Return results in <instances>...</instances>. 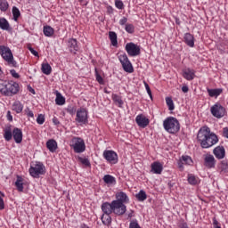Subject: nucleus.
Instances as JSON below:
<instances>
[{
    "instance_id": "nucleus-1",
    "label": "nucleus",
    "mask_w": 228,
    "mask_h": 228,
    "mask_svg": "<svg viewBox=\"0 0 228 228\" xmlns=\"http://www.w3.org/2000/svg\"><path fill=\"white\" fill-rule=\"evenodd\" d=\"M197 140L202 149H209V147H213V145L218 143V136L215 133H211V128L208 126L200 128Z\"/></svg>"
},
{
    "instance_id": "nucleus-2",
    "label": "nucleus",
    "mask_w": 228,
    "mask_h": 228,
    "mask_svg": "<svg viewBox=\"0 0 228 228\" xmlns=\"http://www.w3.org/2000/svg\"><path fill=\"white\" fill-rule=\"evenodd\" d=\"M164 129L170 134H175L179 133L181 129V125L179 120L174 117H168L163 121Z\"/></svg>"
},
{
    "instance_id": "nucleus-3",
    "label": "nucleus",
    "mask_w": 228,
    "mask_h": 228,
    "mask_svg": "<svg viewBox=\"0 0 228 228\" xmlns=\"http://www.w3.org/2000/svg\"><path fill=\"white\" fill-rule=\"evenodd\" d=\"M0 54L2 58L8 63L10 67L17 68L19 65L17 61L13 59V53L10 47L5 45H0Z\"/></svg>"
},
{
    "instance_id": "nucleus-4",
    "label": "nucleus",
    "mask_w": 228,
    "mask_h": 228,
    "mask_svg": "<svg viewBox=\"0 0 228 228\" xmlns=\"http://www.w3.org/2000/svg\"><path fill=\"white\" fill-rule=\"evenodd\" d=\"M71 147L76 154H81L86 151V145L85 140L81 137H73L71 140Z\"/></svg>"
},
{
    "instance_id": "nucleus-5",
    "label": "nucleus",
    "mask_w": 228,
    "mask_h": 228,
    "mask_svg": "<svg viewBox=\"0 0 228 228\" xmlns=\"http://www.w3.org/2000/svg\"><path fill=\"white\" fill-rule=\"evenodd\" d=\"M28 171L32 177L38 179L40 175L45 174V166L42 162H37L34 166L30 167Z\"/></svg>"
},
{
    "instance_id": "nucleus-6",
    "label": "nucleus",
    "mask_w": 228,
    "mask_h": 228,
    "mask_svg": "<svg viewBox=\"0 0 228 228\" xmlns=\"http://www.w3.org/2000/svg\"><path fill=\"white\" fill-rule=\"evenodd\" d=\"M118 60L125 72H128V74H133V72H134V69L133 68V64L131 63V61H129V58L127 57V54L126 53L120 54L118 56Z\"/></svg>"
},
{
    "instance_id": "nucleus-7",
    "label": "nucleus",
    "mask_w": 228,
    "mask_h": 228,
    "mask_svg": "<svg viewBox=\"0 0 228 228\" xmlns=\"http://www.w3.org/2000/svg\"><path fill=\"white\" fill-rule=\"evenodd\" d=\"M210 112L216 118L225 117V108L220 103H216L210 108Z\"/></svg>"
},
{
    "instance_id": "nucleus-8",
    "label": "nucleus",
    "mask_w": 228,
    "mask_h": 228,
    "mask_svg": "<svg viewBox=\"0 0 228 228\" xmlns=\"http://www.w3.org/2000/svg\"><path fill=\"white\" fill-rule=\"evenodd\" d=\"M103 158L111 165H117L118 163V155L114 151L105 150L103 151Z\"/></svg>"
},
{
    "instance_id": "nucleus-9",
    "label": "nucleus",
    "mask_w": 228,
    "mask_h": 228,
    "mask_svg": "<svg viewBox=\"0 0 228 228\" xmlns=\"http://www.w3.org/2000/svg\"><path fill=\"white\" fill-rule=\"evenodd\" d=\"M128 56L134 57L140 56L141 50L140 46L134 43H127L125 47Z\"/></svg>"
},
{
    "instance_id": "nucleus-10",
    "label": "nucleus",
    "mask_w": 228,
    "mask_h": 228,
    "mask_svg": "<svg viewBox=\"0 0 228 228\" xmlns=\"http://www.w3.org/2000/svg\"><path fill=\"white\" fill-rule=\"evenodd\" d=\"M75 120L78 124H88V110H86L85 108L78 109Z\"/></svg>"
},
{
    "instance_id": "nucleus-11",
    "label": "nucleus",
    "mask_w": 228,
    "mask_h": 228,
    "mask_svg": "<svg viewBox=\"0 0 228 228\" xmlns=\"http://www.w3.org/2000/svg\"><path fill=\"white\" fill-rule=\"evenodd\" d=\"M113 206V213L114 215H118L120 216L122 215H126V211H127V208L124 203H118L117 201H112Z\"/></svg>"
},
{
    "instance_id": "nucleus-12",
    "label": "nucleus",
    "mask_w": 228,
    "mask_h": 228,
    "mask_svg": "<svg viewBox=\"0 0 228 228\" xmlns=\"http://www.w3.org/2000/svg\"><path fill=\"white\" fill-rule=\"evenodd\" d=\"M216 166V159H215V157L211 154H207L204 159V167L206 168H215Z\"/></svg>"
},
{
    "instance_id": "nucleus-13",
    "label": "nucleus",
    "mask_w": 228,
    "mask_h": 228,
    "mask_svg": "<svg viewBox=\"0 0 228 228\" xmlns=\"http://www.w3.org/2000/svg\"><path fill=\"white\" fill-rule=\"evenodd\" d=\"M135 122H136L137 126H139V127L145 128V127H147V126H149V124L151 123V120H149V118H147L142 114H140V115L136 116Z\"/></svg>"
},
{
    "instance_id": "nucleus-14",
    "label": "nucleus",
    "mask_w": 228,
    "mask_h": 228,
    "mask_svg": "<svg viewBox=\"0 0 228 228\" xmlns=\"http://www.w3.org/2000/svg\"><path fill=\"white\" fill-rule=\"evenodd\" d=\"M114 202H118L119 204H129V197H127V194L124 191H119L116 193V200Z\"/></svg>"
},
{
    "instance_id": "nucleus-15",
    "label": "nucleus",
    "mask_w": 228,
    "mask_h": 228,
    "mask_svg": "<svg viewBox=\"0 0 228 228\" xmlns=\"http://www.w3.org/2000/svg\"><path fill=\"white\" fill-rule=\"evenodd\" d=\"M183 76L187 81H193L195 79V69L187 68L183 70Z\"/></svg>"
},
{
    "instance_id": "nucleus-16",
    "label": "nucleus",
    "mask_w": 228,
    "mask_h": 228,
    "mask_svg": "<svg viewBox=\"0 0 228 228\" xmlns=\"http://www.w3.org/2000/svg\"><path fill=\"white\" fill-rule=\"evenodd\" d=\"M12 138L15 143H22V130L20 128L15 127L12 130Z\"/></svg>"
},
{
    "instance_id": "nucleus-17",
    "label": "nucleus",
    "mask_w": 228,
    "mask_h": 228,
    "mask_svg": "<svg viewBox=\"0 0 228 228\" xmlns=\"http://www.w3.org/2000/svg\"><path fill=\"white\" fill-rule=\"evenodd\" d=\"M68 47L70 53L76 54L79 51V46L77 45V40L71 38L68 41Z\"/></svg>"
},
{
    "instance_id": "nucleus-18",
    "label": "nucleus",
    "mask_w": 228,
    "mask_h": 228,
    "mask_svg": "<svg viewBox=\"0 0 228 228\" xmlns=\"http://www.w3.org/2000/svg\"><path fill=\"white\" fill-rule=\"evenodd\" d=\"M213 152L217 159H224L225 158V148L224 146L216 147Z\"/></svg>"
},
{
    "instance_id": "nucleus-19",
    "label": "nucleus",
    "mask_w": 228,
    "mask_h": 228,
    "mask_svg": "<svg viewBox=\"0 0 228 228\" xmlns=\"http://www.w3.org/2000/svg\"><path fill=\"white\" fill-rule=\"evenodd\" d=\"M4 138L5 142H10L13 138V130L12 129V125L7 126L4 129Z\"/></svg>"
},
{
    "instance_id": "nucleus-20",
    "label": "nucleus",
    "mask_w": 228,
    "mask_h": 228,
    "mask_svg": "<svg viewBox=\"0 0 228 228\" xmlns=\"http://www.w3.org/2000/svg\"><path fill=\"white\" fill-rule=\"evenodd\" d=\"M102 211L105 215H111L113 213V201L111 203L110 202H104L102 204Z\"/></svg>"
},
{
    "instance_id": "nucleus-21",
    "label": "nucleus",
    "mask_w": 228,
    "mask_h": 228,
    "mask_svg": "<svg viewBox=\"0 0 228 228\" xmlns=\"http://www.w3.org/2000/svg\"><path fill=\"white\" fill-rule=\"evenodd\" d=\"M183 40L189 47H194L195 46V37H193V35L191 33H186L183 37Z\"/></svg>"
},
{
    "instance_id": "nucleus-22",
    "label": "nucleus",
    "mask_w": 228,
    "mask_h": 228,
    "mask_svg": "<svg viewBox=\"0 0 228 228\" xmlns=\"http://www.w3.org/2000/svg\"><path fill=\"white\" fill-rule=\"evenodd\" d=\"M46 147L50 152H56L58 149V142L54 139H50L46 142Z\"/></svg>"
},
{
    "instance_id": "nucleus-23",
    "label": "nucleus",
    "mask_w": 228,
    "mask_h": 228,
    "mask_svg": "<svg viewBox=\"0 0 228 228\" xmlns=\"http://www.w3.org/2000/svg\"><path fill=\"white\" fill-rule=\"evenodd\" d=\"M151 172L153 174H161L163 172V165L159 162H153L151 164Z\"/></svg>"
},
{
    "instance_id": "nucleus-24",
    "label": "nucleus",
    "mask_w": 228,
    "mask_h": 228,
    "mask_svg": "<svg viewBox=\"0 0 228 228\" xmlns=\"http://www.w3.org/2000/svg\"><path fill=\"white\" fill-rule=\"evenodd\" d=\"M15 186L18 191H24V179L22 178V176L20 175L17 176Z\"/></svg>"
},
{
    "instance_id": "nucleus-25",
    "label": "nucleus",
    "mask_w": 228,
    "mask_h": 228,
    "mask_svg": "<svg viewBox=\"0 0 228 228\" xmlns=\"http://www.w3.org/2000/svg\"><path fill=\"white\" fill-rule=\"evenodd\" d=\"M207 92L209 95V97H218L224 92V89L222 88H216V89H207Z\"/></svg>"
},
{
    "instance_id": "nucleus-26",
    "label": "nucleus",
    "mask_w": 228,
    "mask_h": 228,
    "mask_svg": "<svg viewBox=\"0 0 228 228\" xmlns=\"http://www.w3.org/2000/svg\"><path fill=\"white\" fill-rule=\"evenodd\" d=\"M112 101L117 106H118V108H122V106H124V101L122 100V97L118 96V94H112Z\"/></svg>"
},
{
    "instance_id": "nucleus-27",
    "label": "nucleus",
    "mask_w": 228,
    "mask_h": 228,
    "mask_svg": "<svg viewBox=\"0 0 228 228\" xmlns=\"http://www.w3.org/2000/svg\"><path fill=\"white\" fill-rule=\"evenodd\" d=\"M0 28L4 31H8L10 29V23L6 18H0Z\"/></svg>"
},
{
    "instance_id": "nucleus-28",
    "label": "nucleus",
    "mask_w": 228,
    "mask_h": 228,
    "mask_svg": "<svg viewBox=\"0 0 228 228\" xmlns=\"http://www.w3.org/2000/svg\"><path fill=\"white\" fill-rule=\"evenodd\" d=\"M41 70L43 74L49 76V74L53 72V68H51V65L49 63H43L41 67Z\"/></svg>"
},
{
    "instance_id": "nucleus-29",
    "label": "nucleus",
    "mask_w": 228,
    "mask_h": 228,
    "mask_svg": "<svg viewBox=\"0 0 228 228\" xmlns=\"http://www.w3.org/2000/svg\"><path fill=\"white\" fill-rule=\"evenodd\" d=\"M22 110H24V105L20 103V102L17 101L12 104V110L17 113H22Z\"/></svg>"
},
{
    "instance_id": "nucleus-30",
    "label": "nucleus",
    "mask_w": 228,
    "mask_h": 228,
    "mask_svg": "<svg viewBox=\"0 0 228 228\" xmlns=\"http://www.w3.org/2000/svg\"><path fill=\"white\" fill-rule=\"evenodd\" d=\"M110 214H103L102 216V222L103 224V225H107L110 226L111 225V216H110Z\"/></svg>"
},
{
    "instance_id": "nucleus-31",
    "label": "nucleus",
    "mask_w": 228,
    "mask_h": 228,
    "mask_svg": "<svg viewBox=\"0 0 228 228\" xmlns=\"http://www.w3.org/2000/svg\"><path fill=\"white\" fill-rule=\"evenodd\" d=\"M103 181L106 184H115L117 183V180H115V177L111 175H105L103 176Z\"/></svg>"
},
{
    "instance_id": "nucleus-32",
    "label": "nucleus",
    "mask_w": 228,
    "mask_h": 228,
    "mask_svg": "<svg viewBox=\"0 0 228 228\" xmlns=\"http://www.w3.org/2000/svg\"><path fill=\"white\" fill-rule=\"evenodd\" d=\"M135 199H137V200H139V202H143V200H147V193L145 192V191L141 190V191L135 195Z\"/></svg>"
},
{
    "instance_id": "nucleus-33",
    "label": "nucleus",
    "mask_w": 228,
    "mask_h": 228,
    "mask_svg": "<svg viewBox=\"0 0 228 228\" xmlns=\"http://www.w3.org/2000/svg\"><path fill=\"white\" fill-rule=\"evenodd\" d=\"M43 33L45 37H53L54 35V28L51 26H45L44 27Z\"/></svg>"
},
{
    "instance_id": "nucleus-34",
    "label": "nucleus",
    "mask_w": 228,
    "mask_h": 228,
    "mask_svg": "<svg viewBox=\"0 0 228 228\" xmlns=\"http://www.w3.org/2000/svg\"><path fill=\"white\" fill-rule=\"evenodd\" d=\"M109 37L111 45H114V47L118 45V41L117 40V33H115L114 31L109 32Z\"/></svg>"
},
{
    "instance_id": "nucleus-35",
    "label": "nucleus",
    "mask_w": 228,
    "mask_h": 228,
    "mask_svg": "<svg viewBox=\"0 0 228 228\" xmlns=\"http://www.w3.org/2000/svg\"><path fill=\"white\" fill-rule=\"evenodd\" d=\"M219 168L223 174H227L228 172V162L227 160H222Z\"/></svg>"
},
{
    "instance_id": "nucleus-36",
    "label": "nucleus",
    "mask_w": 228,
    "mask_h": 228,
    "mask_svg": "<svg viewBox=\"0 0 228 228\" xmlns=\"http://www.w3.org/2000/svg\"><path fill=\"white\" fill-rule=\"evenodd\" d=\"M55 102L58 106H63L65 104V98L61 96V94L57 93Z\"/></svg>"
},
{
    "instance_id": "nucleus-37",
    "label": "nucleus",
    "mask_w": 228,
    "mask_h": 228,
    "mask_svg": "<svg viewBox=\"0 0 228 228\" xmlns=\"http://www.w3.org/2000/svg\"><path fill=\"white\" fill-rule=\"evenodd\" d=\"M8 8H10V4L6 0H0V10L1 12H7Z\"/></svg>"
},
{
    "instance_id": "nucleus-38",
    "label": "nucleus",
    "mask_w": 228,
    "mask_h": 228,
    "mask_svg": "<svg viewBox=\"0 0 228 228\" xmlns=\"http://www.w3.org/2000/svg\"><path fill=\"white\" fill-rule=\"evenodd\" d=\"M12 17L15 22H17V20H19V17H20V11L15 6L12 7Z\"/></svg>"
},
{
    "instance_id": "nucleus-39",
    "label": "nucleus",
    "mask_w": 228,
    "mask_h": 228,
    "mask_svg": "<svg viewBox=\"0 0 228 228\" xmlns=\"http://www.w3.org/2000/svg\"><path fill=\"white\" fill-rule=\"evenodd\" d=\"M166 102H167V105L168 106V110L174 111V110L175 109V106H174V100H172V98L170 97H167Z\"/></svg>"
},
{
    "instance_id": "nucleus-40",
    "label": "nucleus",
    "mask_w": 228,
    "mask_h": 228,
    "mask_svg": "<svg viewBox=\"0 0 228 228\" xmlns=\"http://www.w3.org/2000/svg\"><path fill=\"white\" fill-rule=\"evenodd\" d=\"M125 29H126V33L133 35V33H134V25H133L131 23H127V24H126Z\"/></svg>"
},
{
    "instance_id": "nucleus-41",
    "label": "nucleus",
    "mask_w": 228,
    "mask_h": 228,
    "mask_svg": "<svg viewBox=\"0 0 228 228\" xmlns=\"http://www.w3.org/2000/svg\"><path fill=\"white\" fill-rule=\"evenodd\" d=\"M181 159L183 161L184 165H191V163H193V160L190 156H182Z\"/></svg>"
},
{
    "instance_id": "nucleus-42",
    "label": "nucleus",
    "mask_w": 228,
    "mask_h": 228,
    "mask_svg": "<svg viewBox=\"0 0 228 228\" xmlns=\"http://www.w3.org/2000/svg\"><path fill=\"white\" fill-rule=\"evenodd\" d=\"M78 161L82 163V165H85V167H90V160L86 158L78 157Z\"/></svg>"
},
{
    "instance_id": "nucleus-43",
    "label": "nucleus",
    "mask_w": 228,
    "mask_h": 228,
    "mask_svg": "<svg viewBox=\"0 0 228 228\" xmlns=\"http://www.w3.org/2000/svg\"><path fill=\"white\" fill-rule=\"evenodd\" d=\"M188 183H189V184H192V185L197 184V183H198L197 177H195V175H190L188 176Z\"/></svg>"
},
{
    "instance_id": "nucleus-44",
    "label": "nucleus",
    "mask_w": 228,
    "mask_h": 228,
    "mask_svg": "<svg viewBox=\"0 0 228 228\" xmlns=\"http://www.w3.org/2000/svg\"><path fill=\"white\" fill-rule=\"evenodd\" d=\"M37 124L42 126V124H44V122H45V116H44L43 114H39L37 118Z\"/></svg>"
},
{
    "instance_id": "nucleus-45",
    "label": "nucleus",
    "mask_w": 228,
    "mask_h": 228,
    "mask_svg": "<svg viewBox=\"0 0 228 228\" xmlns=\"http://www.w3.org/2000/svg\"><path fill=\"white\" fill-rule=\"evenodd\" d=\"M115 6L116 8H118V10H124V2H122L121 0H116Z\"/></svg>"
},
{
    "instance_id": "nucleus-46",
    "label": "nucleus",
    "mask_w": 228,
    "mask_h": 228,
    "mask_svg": "<svg viewBox=\"0 0 228 228\" xmlns=\"http://www.w3.org/2000/svg\"><path fill=\"white\" fill-rule=\"evenodd\" d=\"M27 49L36 57H38V52H37L33 47H31V45H28Z\"/></svg>"
},
{
    "instance_id": "nucleus-47",
    "label": "nucleus",
    "mask_w": 228,
    "mask_h": 228,
    "mask_svg": "<svg viewBox=\"0 0 228 228\" xmlns=\"http://www.w3.org/2000/svg\"><path fill=\"white\" fill-rule=\"evenodd\" d=\"M96 81L99 83V85H104V79L99 73L96 71Z\"/></svg>"
},
{
    "instance_id": "nucleus-48",
    "label": "nucleus",
    "mask_w": 228,
    "mask_h": 228,
    "mask_svg": "<svg viewBox=\"0 0 228 228\" xmlns=\"http://www.w3.org/2000/svg\"><path fill=\"white\" fill-rule=\"evenodd\" d=\"M144 86H145L147 94L150 95L151 98H152V92L151 91V86H149V84H147V82H144Z\"/></svg>"
},
{
    "instance_id": "nucleus-49",
    "label": "nucleus",
    "mask_w": 228,
    "mask_h": 228,
    "mask_svg": "<svg viewBox=\"0 0 228 228\" xmlns=\"http://www.w3.org/2000/svg\"><path fill=\"white\" fill-rule=\"evenodd\" d=\"M67 113H69V115H74L76 113V108L74 107H68L66 109Z\"/></svg>"
},
{
    "instance_id": "nucleus-50",
    "label": "nucleus",
    "mask_w": 228,
    "mask_h": 228,
    "mask_svg": "<svg viewBox=\"0 0 228 228\" xmlns=\"http://www.w3.org/2000/svg\"><path fill=\"white\" fill-rule=\"evenodd\" d=\"M10 74L12 76V77H15V79H19V77H20L19 76V73H17V71H15V69H11Z\"/></svg>"
},
{
    "instance_id": "nucleus-51",
    "label": "nucleus",
    "mask_w": 228,
    "mask_h": 228,
    "mask_svg": "<svg viewBox=\"0 0 228 228\" xmlns=\"http://www.w3.org/2000/svg\"><path fill=\"white\" fill-rule=\"evenodd\" d=\"M213 225L214 228H222V226H220V223H218V220H216V217L213 218Z\"/></svg>"
},
{
    "instance_id": "nucleus-52",
    "label": "nucleus",
    "mask_w": 228,
    "mask_h": 228,
    "mask_svg": "<svg viewBox=\"0 0 228 228\" xmlns=\"http://www.w3.org/2000/svg\"><path fill=\"white\" fill-rule=\"evenodd\" d=\"M177 164H178V168H180V170H183L184 168V162L183 161V159H180Z\"/></svg>"
},
{
    "instance_id": "nucleus-53",
    "label": "nucleus",
    "mask_w": 228,
    "mask_h": 228,
    "mask_svg": "<svg viewBox=\"0 0 228 228\" xmlns=\"http://www.w3.org/2000/svg\"><path fill=\"white\" fill-rule=\"evenodd\" d=\"M119 24H120V26H126V24H127V18H126V17H123V18L119 20Z\"/></svg>"
},
{
    "instance_id": "nucleus-54",
    "label": "nucleus",
    "mask_w": 228,
    "mask_h": 228,
    "mask_svg": "<svg viewBox=\"0 0 228 228\" xmlns=\"http://www.w3.org/2000/svg\"><path fill=\"white\" fill-rule=\"evenodd\" d=\"M25 111L27 112L28 117H30L31 118H33V117H35V114H33V112L31 110H29L28 108Z\"/></svg>"
},
{
    "instance_id": "nucleus-55",
    "label": "nucleus",
    "mask_w": 228,
    "mask_h": 228,
    "mask_svg": "<svg viewBox=\"0 0 228 228\" xmlns=\"http://www.w3.org/2000/svg\"><path fill=\"white\" fill-rule=\"evenodd\" d=\"M7 120H9V122L13 121V117H12V112H10V110L7 111Z\"/></svg>"
},
{
    "instance_id": "nucleus-56",
    "label": "nucleus",
    "mask_w": 228,
    "mask_h": 228,
    "mask_svg": "<svg viewBox=\"0 0 228 228\" xmlns=\"http://www.w3.org/2000/svg\"><path fill=\"white\" fill-rule=\"evenodd\" d=\"M189 91H190V88L188 87V86H183L182 87V92H183V94H188Z\"/></svg>"
},
{
    "instance_id": "nucleus-57",
    "label": "nucleus",
    "mask_w": 228,
    "mask_h": 228,
    "mask_svg": "<svg viewBox=\"0 0 228 228\" xmlns=\"http://www.w3.org/2000/svg\"><path fill=\"white\" fill-rule=\"evenodd\" d=\"M4 209V200L0 196V210Z\"/></svg>"
},
{
    "instance_id": "nucleus-58",
    "label": "nucleus",
    "mask_w": 228,
    "mask_h": 228,
    "mask_svg": "<svg viewBox=\"0 0 228 228\" xmlns=\"http://www.w3.org/2000/svg\"><path fill=\"white\" fill-rule=\"evenodd\" d=\"M53 123L54 124V126H60V120H58V118L56 117L53 118Z\"/></svg>"
},
{
    "instance_id": "nucleus-59",
    "label": "nucleus",
    "mask_w": 228,
    "mask_h": 228,
    "mask_svg": "<svg viewBox=\"0 0 228 228\" xmlns=\"http://www.w3.org/2000/svg\"><path fill=\"white\" fill-rule=\"evenodd\" d=\"M107 12H108V13H110V14L113 13V7L108 6V7H107Z\"/></svg>"
},
{
    "instance_id": "nucleus-60",
    "label": "nucleus",
    "mask_w": 228,
    "mask_h": 228,
    "mask_svg": "<svg viewBox=\"0 0 228 228\" xmlns=\"http://www.w3.org/2000/svg\"><path fill=\"white\" fill-rule=\"evenodd\" d=\"M28 90H29V92H30L31 94H35V89H33L32 87H29Z\"/></svg>"
},
{
    "instance_id": "nucleus-61",
    "label": "nucleus",
    "mask_w": 228,
    "mask_h": 228,
    "mask_svg": "<svg viewBox=\"0 0 228 228\" xmlns=\"http://www.w3.org/2000/svg\"><path fill=\"white\" fill-rule=\"evenodd\" d=\"M128 218H133V211L128 214Z\"/></svg>"
},
{
    "instance_id": "nucleus-62",
    "label": "nucleus",
    "mask_w": 228,
    "mask_h": 228,
    "mask_svg": "<svg viewBox=\"0 0 228 228\" xmlns=\"http://www.w3.org/2000/svg\"><path fill=\"white\" fill-rule=\"evenodd\" d=\"M176 24L179 26L181 24V21L176 19Z\"/></svg>"
},
{
    "instance_id": "nucleus-63",
    "label": "nucleus",
    "mask_w": 228,
    "mask_h": 228,
    "mask_svg": "<svg viewBox=\"0 0 228 228\" xmlns=\"http://www.w3.org/2000/svg\"><path fill=\"white\" fill-rule=\"evenodd\" d=\"M78 1H79V3H83L84 0H78Z\"/></svg>"
},
{
    "instance_id": "nucleus-64",
    "label": "nucleus",
    "mask_w": 228,
    "mask_h": 228,
    "mask_svg": "<svg viewBox=\"0 0 228 228\" xmlns=\"http://www.w3.org/2000/svg\"><path fill=\"white\" fill-rule=\"evenodd\" d=\"M105 94H108V91H105Z\"/></svg>"
}]
</instances>
